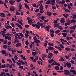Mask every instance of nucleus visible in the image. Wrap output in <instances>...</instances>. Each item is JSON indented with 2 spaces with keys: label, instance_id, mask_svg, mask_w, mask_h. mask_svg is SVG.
<instances>
[{
  "label": "nucleus",
  "instance_id": "nucleus-28",
  "mask_svg": "<svg viewBox=\"0 0 76 76\" xmlns=\"http://www.w3.org/2000/svg\"><path fill=\"white\" fill-rule=\"evenodd\" d=\"M40 19H41L42 20H45V17L44 16H43L40 17Z\"/></svg>",
  "mask_w": 76,
  "mask_h": 76
},
{
  "label": "nucleus",
  "instance_id": "nucleus-32",
  "mask_svg": "<svg viewBox=\"0 0 76 76\" xmlns=\"http://www.w3.org/2000/svg\"><path fill=\"white\" fill-rule=\"evenodd\" d=\"M50 1H51V3H56V1L55 0H51Z\"/></svg>",
  "mask_w": 76,
  "mask_h": 76
},
{
  "label": "nucleus",
  "instance_id": "nucleus-11",
  "mask_svg": "<svg viewBox=\"0 0 76 76\" xmlns=\"http://www.w3.org/2000/svg\"><path fill=\"white\" fill-rule=\"evenodd\" d=\"M21 45H22V44L19 43H17L15 45L16 47H20Z\"/></svg>",
  "mask_w": 76,
  "mask_h": 76
},
{
  "label": "nucleus",
  "instance_id": "nucleus-34",
  "mask_svg": "<svg viewBox=\"0 0 76 76\" xmlns=\"http://www.w3.org/2000/svg\"><path fill=\"white\" fill-rule=\"evenodd\" d=\"M6 73H5V72H2L0 74V76H3L4 75H5Z\"/></svg>",
  "mask_w": 76,
  "mask_h": 76
},
{
  "label": "nucleus",
  "instance_id": "nucleus-2",
  "mask_svg": "<svg viewBox=\"0 0 76 76\" xmlns=\"http://www.w3.org/2000/svg\"><path fill=\"white\" fill-rule=\"evenodd\" d=\"M48 54H49V55H48V58H52V57H53V54L52 53H48Z\"/></svg>",
  "mask_w": 76,
  "mask_h": 76
},
{
  "label": "nucleus",
  "instance_id": "nucleus-52",
  "mask_svg": "<svg viewBox=\"0 0 76 76\" xmlns=\"http://www.w3.org/2000/svg\"><path fill=\"white\" fill-rule=\"evenodd\" d=\"M67 6H68V8L69 10H70V9H71V7L70 6V5L69 4H68L67 5Z\"/></svg>",
  "mask_w": 76,
  "mask_h": 76
},
{
  "label": "nucleus",
  "instance_id": "nucleus-3",
  "mask_svg": "<svg viewBox=\"0 0 76 76\" xmlns=\"http://www.w3.org/2000/svg\"><path fill=\"white\" fill-rule=\"evenodd\" d=\"M22 9V5L21 3H20L18 5L19 11L20 12H21V10H20Z\"/></svg>",
  "mask_w": 76,
  "mask_h": 76
},
{
  "label": "nucleus",
  "instance_id": "nucleus-26",
  "mask_svg": "<svg viewBox=\"0 0 76 76\" xmlns=\"http://www.w3.org/2000/svg\"><path fill=\"white\" fill-rule=\"evenodd\" d=\"M5 14L3 13H2V14L1 15V17H4V18L5 17Z\"/></svg>",
  "mask_w": 76,
  "mask_h": 76
},
{
  "label": "nucleus",
  "instance_id": "nucleus-18",
  "mask_svg": "<svg viewBox=\"0 0 76 76\" xmlns=\"http://www.w3.org/2000/svg\"><path fill=\"white\" fill-rule=\"evenodd\" d=\"M65 50H66L68 51H70V49L69 47H67L65 48Z\"/></svg>",
  "mask_w": 76,
  "mask_h": 76
},
{
  "label": "nucleus",
  "instance_id": "nucleus-30",
  "mask_svg": "<svg viewBox=\"0 0 76 76\" xmlns=\"http://www.w3.org/2000/svg\"><path fill=\"white\" fill-rule=\"evenodd\" d=\"M59 47H60V48H64V46L62 44L60 45H59Z\"/></svg>",
  "mask_w": 76,
  "mask_h": 76
},
{
  "label": "nucleus",
  "instance_id": "nucleus-16",
  "mask_svg": "<svg viewBox=\"0 0 76 76\" xmlns=\"http://www.w3.org/2000/svg\"><path fill=\"white\" fill-rule=\"evenodd\" d=\"M61 30H60L58 29L55 31V33L56 34H59V33L60 32Z\"/></svg>",
  "mask_w": 76,
  "mask_h": 76
},
{
  "label": "nucleus",
  "instance_id": "nucleus-38",
  "mask_svg": "<svg viewBox=\"0 0 76 76\" xmlns=\"http://www.w3.org/2000/svg\"><path fill=\"white\" fill-rule=\"evenodd\" d=\"M50 36L52 38H53V37H54V34H53L52 33H50Z\"/></svg>",
  "mask_w": 76,
  "mask_h": 76
},
{
  "label": "nucleus",
  "instance_id": "nucleus-59",
  "mask_svg": "<svg viewBox=\"0 0 76 76\" xmlns=\"http://www.w3.org/2000/svg\"><path fill=\"white\" fill-rule=\"evenodd\" d=\"M67 59H69V56H66L65 57Z\"/></svg>",
  "mask_w": 76,
  "mask_h": 76
},
{
  "label": "nucleus",
  "instance_id": "nucleus-33",
  "mask_svg": "<svg viewBox=\"0 0 76 76\" xmlns=\"http://www.w3.org/2000/svg\"><path fill=\"white\" fill-rule=\"evenodd\" d=\"M58 28L61 30H62V29H63V27L61 26H58Z\"/></svg>",
  "mask_w": 76,
  "mask_h": 76
},
{
  "label": "nucleus",
  "instance_id": "nucleus-64",
  "mask_svg": "<svg viewBox=\"0 0 76 76\" xmlns=\"http://www.w3.org/2000/svg\"><path fill=\"white\" fill-rule=\"evenodd\" d=\"M73 22H75V20L72 19L71 20V23H73Z\"/></svg>",
  "mask_w": 76,
  "mask_h": 76
},
{
  "label": "nucleus",
  "instance_id": "nucleus-45",
  "mask_svg": "<svg viewBox=\"0 0 76 76\" xmlns=\"http://www.w3.org/2000/svg\"><path fill=\"white\" fill-rule=\"evenodd\" d=\"M16 64H17V65H18V66H22V64L21 63H19L18 62H16Z\"/></svg>",
  "mask_w": 76,
  "mask_h": 76
},
{
  "label": "nucleus",
  "instance_id": "nucleus-10",
  "mask_svg": "<svg viewBox=\"0 0 76 76\" xmlns=\"http://www.w3.org/2000/svg\"><path fill=\"white\" fill-rule=\"evenodd\" d=\"M48 49L50 51H53L54 50V48L51 46H49L48 48Z\"/></svg>",
  "mask_w": 76,
  "mask_h": 76
},
{
  "label": "nucleus",
  "instance_id": "nucleus-43",
  "mask_svg": "<svg viewBox=\"0 0 76 76\" xmlns=\"http://www.w3.org/2000/svg\"><path fill=\"white\" fill-rule=\"evenodd\" d=\"M65 11L66 12H69V13L70 12V11L69 10L67 9H66Z\"/></svg>",
  "mask_w": 76,
  "mask_h": 76
},
{
  "label": "nucleus",
  "instance_id": "nucleus-47",
  "mask_svg": "<svg viewBox=\"0 0 76 76\" xmlns=\"http://www.w3.org/2000/svg\"><path fill=\"white\" fill-rule=\"evenodd\" d=\"M33 39L35 40V41L37 40V37H36L35 36H34V37L33 38Z\"/></svg>",
  "mask_w": 76,
  "mask_h": 76
},
{
  "label": "nucleus",
  "instance_id": "nucleus-53",
  "mask_svg": "<svg viewBox=\"0 0 76 76\" xmlns=\"http://www.w3.org/2000/svg\"><path fill=\"white\" fill-rule=\"evenodd\" d=\"M50 26L49 25L47 26L46 27V29H50Z\"/></svg>",
  "mask_w": 76,
  "mask_h": 76
},
{
  "label": "nucleus",
  "instance_id": "nucleus-4",
  "mask_svg": "<svg viewBox=\"0 0 76 76\" xmlns=\"http://www.w3.org/2000/svg\"><path fill=\"white\" fill-rule=\"evenodd\" d=\"M70 72H72L73 74L75 75V76L76 75V72L75 71V69H71L70 71Z\"/></svg>",
  "mask_w": 76,
  "mask_h": 76
},
{
  "label": "nucleus",
  "instance_id": "nucleus-24",
  "mask_svg": "<svg viewBox=\"0 0 76 76\" xmlns=\"http://www.w3.org/2000/svg\"><path fill=\"white\" fill-rule=\"evenodd\" d=\"M20 56H21V57L22 58V59H23V60H26V58H25V57H23V55H21Z\"/></svg>",
  "mask_w": 76,
  "mask_h": 76
},
{
  "label": "nucleus",
  "instance_id": "nucleus-63",
  "mask_svg": "<svg viewBox=\"0 0 76 76\" xmlns=\"http://www.w3.org/2000/svg\"><path fill=\"white\" fill-rule=\"evenodd\" d=\"M24 35H25V37H29V34H28L25 33Z\"/></svg>",
  "mask_w": 76,
  "mask_h": 76
},
{
  "label": "nucleus",
  "instance_id": "nucleus-20",
  "mask_svg": "<svg viewBox=\"0 0 76 76\" xmlns=\"http://www.w3.org/2000/svg\"><path fill=\"white\" fill-rule=\"evenodd\" d=\"M36 28H37V29H39L40 28V26H39V25H38L37 24H36Z\"/></svg>",
  "mask_w": 76,
  "mask_h": 76
},
{
  "label": "nucleus",
  "instance_id": "nucleus-21",
  "mask_svg": "<svg viewBox=\"0 0 76 76\" xmlns=\"http://www.w3.org/2000/svg\"><path fill=\"white\" fill-rule=\"evenodd\" d=\"M48 45H49V46H51V47H53L54 45V44L52 43H51L49 42L48 43Z\"/></svg>",
  "mask_w": 76,
  "mask_h": 76
},
{
  "label": "nucleus",
  "instance_id": "nucleus-35",
  "mask_svg": "<svg viewBox=\"0 0 76 76\" xmlns=\"http://www.w3.org/2000/svg\"><path fill=\"white\" fill-rule=\"evenodd\" d=\"M25 44H26L27 46L29 45V41H28V40H27L25 42Z\"/></svg>",
  "mask_w": 76,
  "mask_h": 76
},
{
  "label": "nucleus",
  "instance_id": "nucleus-25",
  "mask_svg": "<svg viewBox=\"0 0 76 76\" xmlns=\"http://www.w3.org/2000/svg\"><path fill=\"white\" fill-rule=\"evenodd\" d=\"M50 2H51L50 1L48 0L46 2V4H51V3H50Z\"/></svg>",
  "mask_w": 76,
  "mask_h": 76
},
{
  "label": "nucleus",
  "instance_id": "nucleus-37",
  "mask_svg": "<svg viewBox=\"0 0 76 76\" xmlns=\"http://www.w3.org/2000/svg\"><path fill=\"white\" fill-rule=\"evenodd\" d=\"M50 33H53V34H54V30L53 29H51L50 31Z\"/></svg>",
  "mask_w": 76,
  "mask_h": 76
},
{
  "label": "nucleus",
  "instance_id": "nucleus-15",
  "mask_svg": "<svg viewBox=\"0 0 76 76\" xmlns=\"http://www.w3.org/2000/svg\"><path fill=\"white\" fill-rule=\"evenodd\" d=\"M47 13L48 16H51V15H52V13H51V12L49 11H48L47 12Z\"/></svg>",
  "mask_w": 76,
  "mask_h": 76
},
{
  "label": "nucleus",
  "instance_id": "nucleus-7",
  "mask_svg": "<svg viewBox=\"0 0 76 76\" xmlns=\"http://www.w3.org/2000/svg\"><path fill=\"white\" fill-rule=\"evenodd\" d=\"M15 25H17L18 27V28H20V29H22V26L20 25L18 23H16L15 24Z\"/></svg>",
  "mask_w": 76,
  "mask_h": 76
},
{
  "label": "nucleus",
  "instance_id": "nucleus-36",
  "mask_svg": "<svg viewBox=\"0 0 76 76\" xmlns=\"http://www.w3.org/2000/svg\"><path fill=\"white\" fill-rule=\"evenodd\" d=\"M55 64L56 66H60V64H58L56 62H55Z\"/></svg>",
  "mask_w": 76,
  "mask_h": 76
},
{
  "label": "nucleus",
  "instance_id": "nucleus-46",
  "mask_svg": "<svg viewBox=\"0 0 76 76\" xmlns=\"http://www.w3.org/2000/svg\"><path fill=\"white\" fill-rule=\"evenodd\" d=\"M43 7L42 6H40L39 7V10H43Z\"/></svg>",
  "mask_w": 76,
  "mask_h": 76
},
{
  "label": "nucleus",
  "instance_id": "nucleus-49",
  "mask_svg": "<svg viewBox=\"0 0 76 76\" xmlns=\"http://www.w3.org/2000/svg\"><path fill=\"white\" fill-rule=\"evenodd\" d=\"M64 20V18H62L61 19V23H63V22H63V20Z\"/></svg>",
  "mask_w": 76,
  "mask_h": 76
},
{
  "label": "nucleus",
  "instance_id": "nucleus-29",
  "mask_svg": "<svg viewBox=\"0 0 76 76\" xmlns=\"http://www.w3.org/2000/svg\"><path fill=\"white\" fill-rule=\"evenodd\" d=\"M18 34H19V35L20 36V37H21L22 38L24 36H23V34H22V33H21L19 32L18 33Z\"/></svg>",
  "mask_w": 76,
  "mask_h": 76
},
{
  "label": "nucleus",
  "instance_id": "nucleus-48",
  "mask_svg": "<svg viewBox=\"0 0 76 76\" xmlns=\"http://www.w3.org/2000/svg\"><path fill=\"white\" fill-rule=\"evenodd\" d=\"M32 5L34 7H35L37 6V4L35 3L33 4Z\"/></svg>",
  "mask_w": 76,
  "mask_h": 76
},
{
  "label": "nucleus",
  "instance_id": "nucleus-62",
  "mask_svg": "<svg viewBox=\"0 0 76 76\" xmlns=\"http://www.w3.org/2000/svg\"><path fill=\"white\" fill-rule=\"evenodd\" d=\"M11 39L12 38H11V37L10 36L8 37V40H11Z\"/></svg>",
  "mask_w": 76,
  "mask_h": 76
},
{
  "label": "nucleus",
  "instance_id": "nucleus-22",
  "mask_svg": "<svg viewBox=\"0 0 76 76\" xmlns=\"http://www.w3.org/2000/svg\"><path fill=\"white\" fill-rule=\"evenodd\" d=\"M54 27L57 28V27H58V26H59V24L58 23L55 24H54Z\"/></svg>",
  "mask_w": 76,
  "mask_h": 76
},
{
  "label": "nucleus",
  "instance_id": "nucleus-51",
  "mask_svg": "<svg viewBox=\"0 0 76 76\" xmlns=\"http://www.w3.org/2000/svg\"><path fill=\"white\" fill-rule=\"evenodd\" d=\"M14 58H15V60H17L18 59V56H16V55H15V56H14Z\"/></svg>",
  "mask_w": 76,
  "mask_h": 76
},
{
  "label": "nucleus",
  "instance_id": "nucleus-13",
  "mask_svg": "<svg viewBox=\"0 0 76 76\" xmlns=\"http://www.w3.org/2000/svg\"><path fill=\"white\" fill-rule=\"evenodd\" d=\"M48 63L49 64H51L53 63V59H49L48 60Z\"/></svg>",
  "mask_w": 76,
  "mask_h": 76
},
{
  "label": "nucleus",
  "instance_id": "nucleus-55",
  "mask_svg": "<svg viewBox=\"0 0 76 76\" xmlns=\"http://www.w3.org/2000/svg\"><path fill=\"white\" fill-rule=\"evenodd\" d=\"M1 35H3V37H6V35H5V34H4L2 33Z\"/></svg>",
  "mask_w": 76,
  "mask_h": 76
},
{
  "label": "nucleus",
  "instance_id": "nucleus-50",
  "mask_svg": "<svg viewBox=\"0 0 76 76\" xmlns=\"http://www.w3.org/2000/svg\"><path fill=\"white\" fill-rule=\"evenodd\" d=\"M0 4H4V2L1 0H0Z\"/></svg>",
  "mask_w": 76,
  "mask_h": 76
},
{
  "label": "nucleus",
  "instance_id": "nucleus-9",
  "mask_svg": "<svg viewBox=\"0 0 76 76\" xmlns=\"http://www.w3.org/2000/svg\"><path fill=\"white\" fill-rule=\"evenodd\" d=\"M65 3V1L64 0H62V1H60L58 2V4H64Z\"/></svg>",
  "mask_w": 76,
  "mask_h": 76
},
{
  "label": "nucleus",
  "instance_id": "nucleus-1",
  "mask_svg": "<svg viewBox=\"0 0 76 76\" xmlns=\"http://www.w3.org/2000/svg\"><path fill=\"white\" fill-rule=\"evenodd\" d=\"M64 72H64V74L65 75H70V72L68 70H64Z\"/></svg>",
  "mask_w": 76,
  "mask_h": 76
},
{
  "label": "nucleus",
  "instance_id": "nucleus-39",
  "mask_svg": "<svg viewBox=\"0 0 76 76\" xmlns=\"http://www.w3.org/2000/svg\"><path fill=\"white\" fill-rule=\"evenodd\" d=\"M32 21H33L32 20V19L28 21V23H31V22H32Z\"/></svg>",
  "mask_w": 76,
  "mask_h": 76
},
{
  "label": "nucleus",
  "instance_id": "nucleus-14",
  "mask_svg": "<svg viewBox=\"0 0 76 76\" xmlns=\"http://www.w3.org/2000/svg\"><path fill=\"white\" fill-rule=\"evenodd\" d=\"M63 16L65 18L67 19V17L69 16V14H66V15L65 14H63Z\"/></svg>",
  "mask_w": 76,
  "mask_h": 76
},
{
  "label": "nucleus",
  "instance_id": "nucleus-23",
  "mask_svg": "<svg viewBox=\"0 0 76 76\" xmlns=\"http://www.w3.org/2000/svg\"><path fill=\"white\" fill-rule=\"evenodd\" d=\"M73 13H72V15L73 16L72 18L73 19H76V15H73Z\"/></svg>",
  "mask_w": 76,
  "mask_h": 76
},
{
  "label": "nucleus",
  "instance_id": "nucleus-57",
  "mask_svg": "<svg viewBox=\"0 0 76 76\" xmlns=\"http://www.w3.org/2000/svg\"><path fill=\"white\" fill-rule=\"evenodd\" d=\"M73 32H74V30H70L69 33L72 34V33H73Z\"/></svg>",
  "mask_w": 76,
  "mask_h": 76
},
{
  "label": "nucleus",
  "instance_id": "nucleus-17",
  "mask_svg": "<svg viewBox=\"0 0 76 76\" xmlns=\"http://www.w3.org/2000/svg\"><path fill=\"white\" fill-rule=\"evenodd\" d=\"M62 35L65 38V37H66V36L67 35V33H66V32L63 33H62Z\"/></svg>",
  "mask_w": 76,
  "mask_h": 76
},
{
  "label": "nucleus",
  "instance_id": "nucleus-44",
  "mask_svg": "<svg viewBox=\"0 0 76 76\" xmlns=\"http://www.w3.org/2000/svg\"><path fill=\"white\" fill-rule=\"evenodd\" d=\"M71 21L70 20H68L67 21V23L69 25H70V24L71 23L70 22Z\"/></svg>",
  "mask_w": 76,
  "mask_h": 76
},
{
  "label": "nucleus",
  "instance_id": "nucleus-58",
  "mask_svg": "<svg viewBox=\"0 0 76 76\" xmlns=\"http://www.w3.org/2000/svg\"><path fill=\"white\" fill-rule=\"evenodd\" d=\"M58 53V51H55L53 52V53L54 54H57Z\"/></svg>",
  "mask_w": 76,
  "mask_h": 76
},
{
  "label": "nucleus",
  "instance_id": "nucleus-31",
  "mask_svg": "<svg viewBox=\"0 0 76 76\" xmlns=\"http://www.w3.org/2000/svg\"><path fill=\"white\" fill-rule=\"evenodd\" d=\"M32 56H36L37 55V53H36V52H32Z\"/></svg>",
  "mask_w": 76,
  "mask_h": 76
},
{
  "label": "nucleus",
  "instance_id": "nucleus-5",
  "mask_svg": "<svg viewBox=\"0 0 76 76\" xmlns=\"http://www.w3.org/2000/svg\"><path fill=\"white\" fill-rule=\"evenodd\" d=\"M66 66H67L68 68L69 69H70V67L72 66V65H71V64H70V63L68 62H66Z\"/></svg>",
  "mask_w": 76,
  "mask_h": 76
},
{
  "label": "nucleus",
  "instance_id": "nucleus-27",
  "mask_svg": "<svg viewBox=\"0 0 76 76\" xmlns=\"http://www.w3.org/2000/svg\"><path fill=\"white\" fill-rule=\"evenodd\" d=\"M59 67L58 66H56L55 67V69L56 70H58L59 69Z\"/></svg>",
  "mask_w": 76,
  "mask_h": 76
},
{
  "label": "nucleus",
  "instance_id": "nucleus-6",
  "mask_svg": "<svg viewBox=\"0 0 76 76\" xmlns=\"http://www.w3.org/2000/svg\"><path fill=\"white\" fill-rule=\"evenodd\" d=\"M15 8L14 7V6H12L10 7V10H11V12L15 11Z\"/></svg>",
  "mask_w": 76,
  "mask_h": 76
},
{
  "label": "nucleus",
  "instance_id": "nucleus-60",
  "mask_svg": "<svg viewBox=\"0 0 76 76\" xmlns=\"http://www.w3.org/2000/svg\"><path fill=\"white\" fill-rule=\"evenodd\" d=\"M44 21L45 23H46L47 22H48L49 20H44Z\"/></svg>",
  "mask_w": 76,
  "mask_h": 76
},
{
  "label": "nucleus",
  "instance_id": "nucleus-19",
  "mask_svg": "<svg viewBox=\"0 0 76 76\" xmlns=\"http://www.w3.org/2000/svg\"><path fill=\"white\" fill-rule=\"evenodd\" d=\"M1 53H2L3 54H6L7 52L5 50H3L1 51Z\"/></svg>",
  "mask_w": 76,
  "mask_h": 76
},
{
  "label": "nucleus",
  "instance_id": "nucleus-56",
  "mask_svg": "<svg viewBox=\"0 0 76 76\" xmlns=\"http://www.w3.org/2000/svg\"><path fill=\"white\" fill-rule=\"evenodd\" d=\"M53 23H57V20H54Z\"/></svg>",
  "mask_w": 76,
  "mask_h": 76
},
{
  "label": "nucleus",
  "instance_id": "nucleus-61",
  "mask_svg": "<svg viewBox=\"0 0 76 76\" xmlns=\"http://www.w3.org/2000/svg\"><path fill=\"white\" fill-rule=\"evenodd\" d=\"M35 12L36 13H37V12H39V9L38 8L37 9H36L35 10Z\"/></svg>",
  "mask_w": 76,
  "mask_h": 76
},
{
  "label": "nucleus",
  "instance_id": "nucleus-42",
  "mask_svg": "<svg viewBox=\"0 0 76 76\" xmlns=\"http://www.w3.org/2000/svg\"><path fill=\"white\" fill-rule=\"evenodd\" d=\"M11 25L12 26V27H13V28H15V24H13V23H11Z\"/></svg>",
  "mask_w": 76,
  "mask_h": 76
},
{
  "label": "nucleus",
  "instance_id": "nucleus-40",
  "mask_svg": "<svg viewBox=\"0 0 76 76\" xmlns=\"http://www.w3.org/2000/svg\"><path fill=\"white\" fill-rule=\"evenodd\" d=\"M25 7L26 8V9H28L29 8V7L27 5V4H25Z\"/></svg>",
  "mask_w": 76,
  "mask_h": 76
},
{
  "label": "nucleus",
  "instance_id": "nucleus-8",
  "mask_svg": "<svg viewBox=\"0 0 76 76\" xmlns=\"http://www.w3.org/2000/svg\"><path fill=\"white\" fill-rule=\"evenodd\" d=\"M11 5H13L14 4V3H15V1L13 0H10L9 1Z\"/></svg>",
  "mask_w": 76,
  "mask_h": 76
},
{
  "label": "nucleus",
  "instance_id": "nucleus-54",
  "mask_svg": "<svg viewBox=\"0 0 76 76\" xmlns=\"http://www.w3.org/2000/svg\"><path fill=\"white\" fill-rule=\"evenodd\" d=\"M5 64H4L3 65H2L1 66V67L3 69L5 68Z\"/></svg>",
  "mask_w": 76,
  "mask_h": 76
},
{
  "label": "nucleus",
  "instance_id": "nucleus-12",
  "mask_svg": "<svg viewBox=\"0 0 76 76\" xmlns=\"http://www.w3.org/2000/svg\"><path fill=\"white\" fill-rule=\"evenodd\" d=\"M34 42H35L36 43H37V44H39L41 42V41L39 40L38 39L37 40H34Z\"/></svg>",
  "mask_w": 76,
  "mask_h": 76
},
{
  "label": "nucleus",
  "instance_id": "nucleus-41",
  "mask_svg": "<svg viewBox=\"0 0 76 76\" xmlns=\"http://www.w3.org/2000/svg\"><path fill=\"white\" fill-rule=\"evenodd\" d=\"M3 48H4V49H6V48H7V46L6 45H4L3 46Z\"/></svg>",
  "mask_w": 76,
  "mask_h": 76
}]
</instances>
